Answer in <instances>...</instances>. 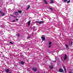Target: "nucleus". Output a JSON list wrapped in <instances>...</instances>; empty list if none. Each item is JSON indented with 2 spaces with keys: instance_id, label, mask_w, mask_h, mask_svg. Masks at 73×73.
<instances>
[{
  "instance_id": "nucleus-19",
  "label": "nucleus",
  "mask_w": 73,
  "mask_h": 73,
  "mask_svg": "<svg viewBox=\"0 0 73 73\" xmlns=\"http://www.w3.org/2000/svg\"><path fill=\"white\" fill-rule=\"evenodd\" d=\"M9 43H10V44H13V42H9Z\"/></svg>"
},
{
  "instance_id": "nucleus-3",
  "label": "nucleus",
  "mask_w": 73,
  "mask_h": 73,
  "mask_svg": "<svg viewBox=\"0 0 73 73\" xmlns=\"http://www.w3.org/2000/svg\"><path fill=\"white\" fill-rule=\"evenodd\" d=\"M67 59V55L66 54H65L64 57V60H66Z\"/></svg>"
},
{
  "instance_id": "nucleus-4",
  "label": "nucleus",
  "mask_w": 73,
  "mask_h": 73,
  "mask_svg": "<svg viewBox=\"0 0 73 73\" xmlns=\"http://www.w3.org/2000/svg\"><path fill=\"white\" fill-rule=\"evenodd\" d=\"M33 70L35 72H36V71H37V68H35H35H33Z\"/></svg>"
},
{
  "instance_id": "nucleus-25",
  "label": "nucleus",
  "mask_w": 73,
  "mask_h": 73,
  "mask_svg": "<svg viewBox=\"0 0 73 73\" xmlns=\"http://www.w3.org/2000/svg\"><path fill=\"white\" fill-rule=\"evenodd\" d=\"M29 38H30V36H29L27 37V39H29Z\"/></svg>"
},
{
  "instance_id": "nucleus-33",
  "label": "nucleus",
  "mask_w": 73,
  "mask_h": 73,
  "mask_svg": "<svg viewBox=\"0 0 73 73\" xmlns=\"http://www.w3.org/2000/svg\"><path fill=\"white\" fill-rule=\"evenodd\" d=\"M15 21H16V20H14L13 21V22H15Z\"/></svg>"
},
{
  "instance_id": "nucleus-12",
  "label": "nucleus",
  "mask_w": 73,
  "mask_h": 73,
  "mask_svg": "<svg viewBox=\"0 0 73 73\" xmlns=\"http://www.w3.org/2000/svg\"><path fill=\"white\" fill-rule=\"evenodd\" d=\"M65 46L66 48L67 49H68V48H69V46H68V45L67 44H66Z\"/></svg>"
},
{
  "instance_id": "nucleus-9",
  "label": "nucleus",
  "mask_w": 73,
  "mask_h": 73,
  "mask_svg": "<svg viewBox=\"0 0 73 73\" xmlns=\"http://www.w3.org/2000/svg\"><path fill=\"white\" fill-rule=\"evenodd\" d=\"M5 71H6L7 73H8V72H9V69H7L5 70Z\"/></svg>"
},
{
  "instance_id": "nucleus-5",
  "label": "nucleus",
  "mask_w": 73,
  "mask_h": 73,
  "mask_svg": "<svg viewBox=\"0 0 73 73\" xmlns=\"http://www.w3.org/2000/svg\"><path fill=\"white\" fill-rule=\"evenodd\" d=\"M31 7V5H28L27 6V7L26 9V10H28L29 9V8Z\"/></svg>"
},
{
  "instance_id": "nucleus-6",
  "label": "nucleus",
  "mask_w": 73,
  "mask_h": 73,
  "mask_svg": "<svg viewBox=\"0 0 73 73\" xmlns=\"http://www.w3.org/2000/svg\"><path fill=\"white\" fill-rule=\"evenodd\" d=\"M15 15H19V13L17 12H15Z\"/></svg>"
},
{
  "instance_id": "nucleus-29",
  "label": "nucleus",
  "mask_w": 73,
  "mask_h": 73,
  "mask_svg": "<svg viewBox=\"0 0 73 73\" xmlns=\"http://www.w3.org/2000/svg\"><path fill=\"white\" fill-rule=\"evenodd\" d=\"M35 23H39L40 22H38V21H36L35 22Z\"/></svg>"
},
{
  "instance_id": "nucleus-21",
  "label": "nucleus",
  "mask_w": 73,
  "mask_h": 73,
  "mask_svg": "<svg viewBox=\"0 0 73 73\" xmlns=\"http://www.w3.org/2000/svg\"><path fill=\"white\" fill-rule=\"evenodd\" d=\"M13 17H14V18H16V17L14 15H13Z\"/></svg>"
},
{
  "instance_id": "nucleus-11",
  "label": "nucleus",
  "mask_w": 73,
  "mask_h": 73,
  "mask_svg": "<svg viewBox=\"0 0 73 73\" xmlns=\"http://www.w3.org/2000/svg\"><path fill=\"white\" fill-rule=\"evenodd\" d=\"M2 14V15H1L2 16H4V15H5V13H2V14Z\"/></svg>"
},
{
  "instance_id": "nucleus-24",
  "label": "nucleus",
  "mask_w": 73,
  "mask_h": 73,
  "mask_svg": "<svg viewBox=\"0 0 73 73\" xmlns=\"http://www.w3.org/2000/svg\"><path fill=\"white\" fill-rule=\"evenodd\" d=\"M68 0H64V2H66Z\"/></svg>"
},
{
  "instance_id": "nucleus-28",
  "label": "nucleus",
  "mask_w": 73,
  "mask_h": 73,
  "mask_svg": "<svg viewBox=\"0 0 73 73\" xmlns=\"http://www.w3.org/2000/svg\"><path fill=\"white\" fill-rule=\"evenodd\" d=\"M10 16H11V17H13V15H10Z\"/></svg>"
},
{
  "instance_id": "nucleus-31",
  "label": "nucleus",
  "mask_w": 73,
  "mask_h": 73,
  "mask_svg": "<svg viewBox=\"0 0 73 73\" xmlns=\"http://www.w3.org/2000/svg\"><path fill=\"white\" fill-rule=\"evenodd\" d=\"M69 73H72V72L70 71L69 72Z\"/></svg>"
},
{
  "instance_id": "nucleus-22",
  "label": "nucleus",
  "mask_w": 73,
  "mask_h": 73,
  "mask_svg": "<svg viewBox=\"0 0 73 73\" xmlns=\"http://www.w3.org/2000/svg\"><path fill=\"white\" fill-rule=\"evenodd\" d=\"M52 46L49 45V48H51V47H52Z\"/></svg>"
},
{
  "instance_id": "nucleus-20",
  "label": "nucleus",
  "mask_w": 73,
  "mask_h": 73,
  "mask_svg": "<svg viewBox=\"0 0 73 73\" xmlns=\"http://www.w3.org/2000/svg\"><path fill=\"white\" fill-rule=\"evenodd\" d=\"M51 44H52V42H50L49 43V45H51Z\"/></svg>"
},
{
  "instance_id": "nucleus-7",
  "label": "nucleus",
  "mask_w": 73,
  "mask_h": 73,
  "mask_svg": "<svg viewBox=\"0 0 73 73\" xmlns=\"http://www.w3.org/2000/svg\"><path fill=\"white\" fill-rule=\"evenodd\" d=\"M43 1L46 4H48V3L46 2V0H43Z\"/></svg>"
},
{
  "instance_id": "nucleus-18",
  "label": "nucleus",
  "mask_w": 73,
  "mask_h": 73,
  "mask_svg": "<svg viewBox=\"0 0 73 73\" xmlns=\"http://www.w3.org/2000/svg\"><path fill=\"white\" fill-rule=\"evenodd\" d=\"M70 2V0H69L68 1H67V3H69Z\"/></svg>"
},
{
  "instance_id": "nucleus-17",
  "label": "nucleus",
  "mask_w": 73,
  "mask_h": 73,
  "mask_svg": "<svg viewBox=\"0 0 73 73\" xmlns=\"http://www.w3.org/2000/svg\"><path fill=\"white\" fill-rule=\"evenodd\" d=\"M18 12L20 13H21L22 12V11H18Z\"/></svg>"
},
{
  "instance_id": "nucleus-35",
  "label": "nucleus",
  "mask_w": 73,
  "mask_h": 73,
  "mask_svg": "<svg viewBox=\"0 0 73 73\" xmlns=\"http://www.w3.org/2000/svg\"><path fill=\"white\" fill-rule=\"evenodd\" d=\"M33 29H34L35 28V27H33Z\"/></svg>"
},
{
  "instance_id": "nucleus-16",
  "label": "nucleus",
  "mask_w": 73,
  "mask_h": 73,
  "mask_svg": "<svg viewBox=\"0 0 73 73\" xmlns=\"http://www.w3.org/2000/svg\"><path fill=\"white\" fill-rule=\"evenodd\" d=\"M50 10H51V11H53V10L52 8H50Z\"/></svg>"
},
{
  "instance_id": "nucleus-2",
  "label": "nucleus",
  "mask_w": 73,
  "mask_h": 73,
  "mask_svg": "<svg viewBox=\"0 0 73 73\" xmlns=\"http://www.w3.org/2000/svg\"><path fill=\"white\" fill-rule=\"evenodd\" d=\"M59 71L60 72H61V73H63V72H64V70L61 69V68H60Z\"/></svg>"
},
{
  "instance_id": "nucleus-26",
  "label": "nucleus",
  "mask_w": 73,
  "mask_h": 73,
  "mask_svg": "<svg viewBox=\"0 0 73 73\" xmlns=\"http://www.w3.org/2000/svg\"><path fill=\"white\" fill-rule=\"evenodd\" d=\"M0 13H1V14H2L3 13L2 12V11H0Z\"/></svg>"
},
{
  "instance_id": "nucleus-10",
  "label": "nucleus",
  "mask_w": 73,
  "mask_h": 73,
  "mask_svg": "<svg viewBox=\"0 0 73 73\" xmlns=\"http://www.w3.org/2000/svg\"><path fill=\"white\" fill-rule=\"evenodd\" d=\"M50 68L51 69H52L53 68V65H51L50 66H49Z\"/></svg>"
},
{
  "instance_id": "nucleus-27",
  "label": "nucleus",
  "mask_w": 73,
  "mask_h": 73,
  "mask_svg": "<svg viewBox=\"0 0 73 73\" xmlns=\"http://www.w3.org/2000/svg\"><path fill=\"white\" fill-rule=\"evenodd\" d=\"M18 37H20V34H18Z\"/></svg>"
},
{
  "instance_id": "nucleus-34",
  "label": "nucleus",
  "mask_w": 73,
  "mask_h": 73,
  "mask_svg": "<svg viewBox=\"0 0 73 73\" xmlns=\"http://www.w3.org/2000/svg\"><path fill=\"white\" fill-rule=\"evenodd\" d=\"M53 62H56V61L55 60V61H53Z\"/></svg>"
},
{
  "instance_id": "nucleus-23",
  "label": "nucleus",
  "mask_w": 73,
  "mask_h": 73,
  "mask_svg": "<svg viewBox=\"0 0 73 73\" xmlns=\"http://www.w3.org/2000/svg\"><path fill=\"white\" fill-rule=\"evenodd\" d=\"M64 70L65 72H66V68H65V67H64Z\"/></svg>"
},
{
  "instance_id": "nucleus-13",
  "label": "nucleus",
  "mask_w": 73,
  "mask_h": 73,
  "mask_svg": "<svg viewBox=\"0 0 73 73\" xmlns=\"http://www.w3.org/2000/svg\"><path fill=\"white\" fill-rule=\"evenodd\" d=\"M44 23V21H40L39 22V24H42Z\"/></svg>"
},
{
  "instance_id": "nucleus-30",
  "label": "nucleus",
  "mask_w": 73,
  "mask_h": 73,
  "mask_svg": "<svg viewBox=\"0 0 73 73\" xmlns=\"http://www.w3.org/2000/svg\"><path fill=\"white\" fill-rule=\"evenodd\" d=\"M71 45H73V42L72 41H71Z\"/></svg>"
},
{
  "instance_id": "nucleus-14",
  "label": "nucleus",
  "mask_w": 73,
  "mask_h": 73,
  "mask_svg": "<svg viewBox=\"0 0 73 73\" xmlns=\"http://www.w3.org/2000/svg\"><path fill=\"white\" fill-rule=\"evenodd\" d=\"M51 3H52V4H53V3H54V2L53 1V0H51Z\"/></svg>"
},
{
  "instance_id": "nucleus-8",
  "label": "nucleus",
  "mask_w": 73,
  "mask_h": 73,
  "mask_svg": "<svg viewBox=\"0 0 73 73\" xmlns=\"http://www.w3.org/2000/svg\"><path fill=\"white\" fill-rule=\"evenodd\" d=\"M31 21H29L28 22L29 26H30V25H31Z\"/></svg>"
},
{
  "instance_id": "nucleus-1",
  "label": "nucleus",
  "mask_w": 73,
  "mask_h": 73,
  "mask_svg": "<svg viewBox=\"0 0 73 73\" xmlns=\"http://www.w3.org/2000/svg\"><path fill=\"white\" fill-rule=\"evenodd\" d=\"M41 38L42 40H43V41H44L45 40V36L44 35H42V36L41 37Z\"/></svg>"
},
{
  "instance_id": "nucleus-32",
  "label": "nucleus",
  "mask_w": 73,
  "mask_h": 73,
  "mask_svg": "<svg viewBox=\"0 0 73 73\" xmlns=\"http://www.w3.org/2000/svg\"><path fill=\"white\" fill-rule=\"evenodd\" d=\"M16 21H19V20H18V19H16Z\"/></svg>"
},
{
  "instance_id": "nucleus-15",
  "label": "nucleus",
  "mask_w": 73,
  "mask_h": 73,
  "mask_svg": "<svg viewBox=\"0 0 73 73\" xmlns=\"http://www.w3.org/2000/svg\"><path fill=\"white\" fill-rule=\"evenodd\" d=\"M21 64H22V65H24V63L23 62V61H22L21 62Z\"/></svg>"
}]
</instances>
